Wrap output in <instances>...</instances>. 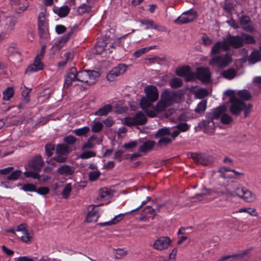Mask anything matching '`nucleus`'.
Returning <instances> with one entry per match:
<instances>
[{
  "label": "nucleus",
  "instance_id": "1",
  "mask_svg": "<svg viewBox=\"0 0 261 261\" xmlns=\"http://www.w3.org/2000/svg\"><path fill=\"white\" fill-rule=\"evenodd\" d=\"M242 186L236 181H230L220 184L216 191L212 189H206L203 187L201 192L197 194L195 198L201 200L202 197L205 195H210L213 193H217L221 195H225L228 197H236L240 196Z\"/></svg>",
  "mask_w": 261,
  "mask_h": 261
},
{
  "label": "nucleus",
  "instance_id": "2",
  "mask_svg": "<svg viewBox=\"0 0 261 261\" xmlns=\"http://www.w3.org/2000/svg\"><path fill=\"white\" fill-rule=\"evenodd\" d=\"M225 94L230 97L229 101L230 103L229 112L234 116H239L244 111V117H247L252 108L251 104L246 105L242 100L236 97V92L232 90H227Z\"/></svg>",
  "mask_w": 261,
  "mask_h": 261
},
{
  "label": "nucleus",
  "instance_id": "3",
  "mask_svg": "<svg viewBox=\"0 0 261 261\" xmlns=\"http://www.w3.org/2000/svg\"><path fill=\"white\" fill-rule=\"evenodd\" d=\"M144 91L145 96L141 98L140 105L142 109L145 111L146 109L150 108L152 103L158 99L159 92L156 87L152 85L146 86Z\"/></svg>",
  "mask_w": 261,
  "mask_h": 261
},
{
  "label": "nucleus",
  "instance_id": "4",
  "mask_svg": "<svg viewBox=\"0 0 261 261\" xmlns=\"http://www.w3.org/2000/svg\"><path fill=\"white\" fill-rule=\"evenodd\" d=\"M99 76V72L94 70H85L77 72L80 82L88 85L94 84Z\"/></svg>",
  "mask_w": 261,
  "mask_h": 261
},
{
  "label": "nucleus",
  "instance_id": "5",
  "mask_svg": "<svg viewBox=\"0 0 261 261\" xmlns=\"http://www.w3.org/2000/svg\"><path fill=\"white\" fill-rule=\"evenodd\" d=\"M171 135L172 132L169 128L164 127L158 130L155 135V138H159L158 145L163 146L171 143L174 139L172 138Z\"/></svg>",
  "mask_w": 261,
  "mask_h": 261
},
{
  "label": "nucleus",
  "instance_id": "6",
  "mask_svg": "<svg viewBox=\"0 0 261 261\" xmlns=\"http://www.w3.org/2000/svg\"><path fill=\"white\" fill-rule=\"evenodd\" d=\"M226 111L227 108L225 106H220L215 109L212 112L211 118L214 119L220 118V121L222 123L230 124L232 122L233 119L230 116L226 113Z\"/></svg>",
  "mask_w": 261,
  "mask_h": 261
},
{
  "label": "nucleus",
  "instance_id": "7",
  "mask_svg": "<svg viewBox=\"0 0 261 261\" xmlns=\"http://www.w3.org/2000/svg\"><path fill=\"white\" fill-rule=\"evenodd\" d=\"M231 62V56L227 54L214 57L210 60L209 64L213 67L222 68L227 66Z\"/></svg>",
  "mask_w": 261,
  "mask_h": 261
},
{
  "label": "nucleus",
  "instance_id": "8",
  "mask_svg": "<svg viewBox=\"0 0 261 261\" xmlns=\"http://www.w3.org/2000/svg\"><path fill=\"white\" fill-rule=\"evenodd\" d=\"M22 171L20 170H14L13 166L8 167L0 169V179L5 178V176L7 175L6 177L8 180L15 181L17 180L21 176Z\"/></svg>",
  "mask_w": 261,
  "mask_h": 261
},
{
  "label": "nucleus",
  "instance_id": "9",
  "mask_svg": "<svg viewBox=\"0 0 261 261\" xmlns=\"http://www.w3.org/2000/svg\"><path fill=\"white\" fill-rule=\"evenodd\" d=\"M168 106L166 102L161 98V100L156 103L155 108L152 104L150 108L146 109L144 111L149 117H154L158 113L164 111Z\"/></svg>",
  "mask_w": 261,
  "mask_h": 261
},
{
  "label": "nucleus",
  "instance_id": "10",
  "mask_svg": "<svg viewBox=\"0 0 261 261\" xmlns=\"http://www.w3.org/2000/svg\"><path fill=\"white\" fill-rule=\"evenodd\" d=\"M190 158L196 164L205 166L213 163L214 161L213 156L203 153H192L190 154Z\"/></svg>",
  "mask_w": 261,
  "mask_h": 261
},
{
  "label": "nucleus",
  "instance_id": "11",
  "mask_svg": "<svg viewBox=\"0 0 261 261\" xmlns=\"http://www.w3.org/2000/svg\"><path fill=\"white\" fill-rule=\"evenodd\" d=\"M80 82L77 77V72L75 68H71L67 73L64 82V87L69 88L71 86H75Z\"/></svg>",
  "mask_w": 261,
  "mask_h": 261
},
{
  "label": "nucleus",
  "instance_id": "12",
  "mask_svg": "<svg viewBox=\"0 0 261 261\" xmlns=\"http://www.w3.org/2000/svg\"><path fill=\"white\" fill-rule=\"evenodd\" d=\"M147 119L142 112H139L133 117H126L124 119V124L129 126L136 125H142L146 123Z\"/></svg>",
  "mask_w": 261,
  "mask_h": 261
},
{
  "label": "nucleus",
  "instance_id": "13",
  "mask_svg": "<svg viewBox=\"0 0 261 261\" xmlns=\"http://www.w3.org/2000/svg\"><path fill=\"white\" fill-rule=\"evenodd\" d=\"M127 69V66L120 64L112 69L107 75V79L111 82L114 81L118 76L123 74Z\"/></svg>",
  "mask_w": 261,
  "mask_h": 261
},
{
  "label": "nucleus",
  "instance_id": "14",
  "mask_svg": "<svg viewBox=\"0 0 261 261\" xmlns=\"http://www.w3.org/2000/svg\"><path fill=\"white\" fill-rule=\"evenodd\" d=\"M16 231L18 232L21 240L26 243H30L33 239L32 234L27 229L26 225L22 224L17 226Z\"/></svg>",
  "mask_w": 261,
  "mask_h": 261
},
{
  "label": "nucleus",
  "instance_id": "15",
  "mask_svg": "<svg viewBox=\"0 0 261 261\" xmlns=\"http://www.w3.org/2000/svg\"><path fill=\"white\" fill-rule=\"evenodd\" d=\"M196 16L197 13L194 11L184 12L175 20V22L177 24L188 23L193 21Z\"/></svg>",
  "mask_w": 261,
  "mask_h": 261
},
{
  "label": "nucleus",
  "instance_id": "16",
  "mask_svg": "<svg viewBox=\"0 0 261 261\" xmlns=\"http://www.w3.org/2000/svg\"><path fill=\"white\" fill-rule=\"evenodd\" d=\"M178 95L172 91H165L161 95V98L169 106L178 101Z\"/></svg>",
  "mask_w": 261,
  "mask_h": 261
},
{
  "label": "nucleus",
  "instance_id": "17",
  "mask_svg": "<svg viewBox=\"0 0 261 261\" xmlns=\"http://www.w3.org/2000/svg\"><path fill=\"white\" fill-rule=\"evenodd\" d=\"M170 245V240L168 237H161L156 239L152 247L158 250H163L168 248Z\"/></svg>",
  "mask_w": 261,
  "mask_h": 261
},
{
  "label": "nucleus",
  "instance_id": "18",
  "mask_svg": "<svg viewBox=\"0 0 261 261\" xmlns=\"http://www.w3.org/2000/svg\"><path fill=\"white\" fill-rule=\"evenodd\" d=\"M42 59L43 58L36 56L33 64L27 68L25 72H37L42 70L44 68V64L42 62Z\"/></svg>",
  "mask_w": 261,
  "mask_h": 261
},
{
  "label": "nucleus",
  "instance_id": "19",
  "mask_svg": "<svg viewBox=\"0 0 261 261\" xmlns=\"http://www.w3.org/2000/svg\"><path fill=\"white\" fill-rule=\"evenodd\" d=\"M238 197L249 203L253 202L256 199V196L254 193L243 187Z\"/></svg>",
  "mask_w": 261,
  "mask_h": 261
},
{
  "label": "nucleus",
  "instance_id": "20",
  "mask_svg": "<svg viewBox=\"0 0 261 261\" xmlns=\"http://www.w3.org/2000/svg\"><path fill=\"white\" fill-rule=\"evenodd\" d=\"M225 40L226 43L229 45V49L230 47L239 48L243 45V40L241 36L228 35Z\"/></svg>",
  "mask_w": 261,
  "mask_h": 261
},
{
  "label": "nucleus",
  "instance_id": "21",
  "mask_svg": "<svg viewBox=\"0 0 261 261\" xmlns=\"http://www.w3.org/2000/svg\"><path fill=\"white\" fill-rule=\"evenodd\" d=\"M97 205H90L88 206V214L86 217V221L87 222H95L97 221L99 215L98 210L95 208Z\"/></svg>",
  "mask_w": 261,
  "mask_h": 261
},
{
  "label": "nucleus",
  "instance_id": "22",
  "mask_svg": "<svg viewBox=\"0 0 261 261\" xmlns=\"http://www.w3.org/2000/svg\"><path fill=\"white\" fill-rule=\"evenodd\" d=\"M39 34L40 37H45L47 33V28L46 24L44 14L41 12L38 18Z\"/></svg>",
  "mask_w": 261,
  "mask_h": 261
},
{
  "label": "nucleus",
  "instance_id": "23",
  "mask_svg": "<svg viewBox=\"0 0 261 261\" xmlns=\"http://www.w3.org/2000/svg\"><path fill=\"white\" fill-rule=\"evenodd\" d=\"M176 73L178 76H185V80L187 81H191L194 78V74L191 72L189 66H183L177 68Z\"/></svg>",
  "mask_w": 261,
  "mask_h": 261
},
{
  "label": "nucleus",
  "instance_id": "24",
  "mask_svg": "<svg viewBox=\"0 0 261 261\" xmlns=\"http://www.w3.org/2000/svg\"><path fill=\"white\" fill-rule=\"evenodd\" d=\"M197 77L203 82H208L210 80L211 73L207 68L200 67L196 72Z\"/></svg>",
  "mask_w": 261,
  "mask_h": 261
},
{
  "label": "nucleus",
  "instance_id": "25",
  "mask_svg": "<svg viewBox=\"0 0 261 261\" xmlns=\"http://www.w3.org/2000/svg\"><path fill=\"white\" fill-rule=\"evenodd\" d=\"M229 49V45L227 44L224 39L223 41L217 42L212 47L211 54L212 55L217 54L222 50H227Z\"/></svg>",
  "mask_w": 261,
  "mask_h": 261
},
{
  "label": "nucleus",
  "instance_id": "26",
  "mask_svg": "<svg viewBox=\"0 0 261 261\" xmlns=\"http://www.w3.org/2000/svg\"><path fill=\"white\" fill-rule=\"evenodd\" d=\"M73 33V31L71 30L70 32L68 33L66 35L63 36L61 39L57 43L53 46L51 48V51L53 54H55L57 51L59 50L63 46V43L66 42L70 37Z\"/></svg>",
  "mask_w": 261,
  "mask_h": 261
},
{
  "label": "nucleus",
  "instance_id": "27",
  "mask_svg": "<svg viewBox=\"0 0 261 261\" xmlns=\"http://www.w3.org/2000/svg\"><path fill=\"white\" fill-rule=\"evenodd\" d=\"M15 24V21L11 18H8L6 22L3 24V31L2 32V36L9 34L13 30Z\"/></svg>",
  "mask_w": 261,
  "mask_h": 261
},
{
  "label": "nucleus",
  "instance_id": "28",
  "mask_svg": "<svg viewBox=\"0 0 261 261\" xmlns=\"http://www.w3.org/2000/svg\"><path fill=\"white\" fill-rule=\"evenodd\" d=\"M43 165V161L40 156H37L28 163V166L34 170H40Z\"/></svg>",
  "mask_w": 261,
  "mask_h": 261
},
{
  "label": "nucleus",
  "instance_id": "29",
  "mask_svg": "<svg viewBox=\"0 0 261 261\" xmlns=\"http://www.w3.org/2000/svg\"><path fill=\"white\" fill-rule=\"evenodd\" d=\"M172 128L175 129L172 132L171 137L173 139H175L180 132H184L187 131L189 128V125L186 123H181L176 126L172 127Z\"/></svg>",
  "mask_w": 261,
  "mask_h": 261
},
{
  "label": "nucleus",
  "instance_id": "30",
  "mask_svg": "<svg viewBox=\"0 0 261 261\" xmlns=\"http://www.w3.org/2000/svg\"><path fill=\"white\" fill-rule=\"evenodd\" d=\"M57 172L61 175L69 176L74 173V168L67 165H63L58 169Z\"/></svg>",
  "mask_w": 261,
  "mask_h": 261
},
{
  "label": "nucleus",
  "instance_id": "31",
  "mask_svg": "<svg viewBox=\"0 0 261 261\" xmlns=\"http://www.w3.org/2000/svg\"><path fill=\"white\" fill-rule=\"evenodd\" d=\"M241 25L242 28L246 31H251L253 28L250 23V18L247 16H242L240 19Z\"/></svg>",
  "mask_w": 261,
  "mask_h": 261
},
{
  "label": "nucleus",
  "instance_id": "32",
  "mask_svg": "<svg viewBox=\"0 0 261 261\" xmlns=\"http://www.w3.org/2000/svg\"><path fill=\"white\" fill-rule=\"evenodd\" d=\"M155 145V142L152 140H148L144 142L139 147V150L142 152H146L150 151Z\"/></svg>",
  "mask_w": 261,
  "mask_h": 261
},
{
  "label": "nucleus",
  "instance_id": "33",
  "mask_svg": "<svg viewBox=\"0 0 261 261\" xmlns=\"http://www.w3.org/2000/svg\"><path fill=\"white\" fill-rule=\"evenodd\" d=\"M261 46L260 47L259 50L253 51L250 55L248 62L250 64H253L258 61L261 58Z\"/></svg>",
  "mask_w": 261,
  "mask_h": 261
},
{
  "label": "nucleus",
  "instance_id": "34",
  "mask_svg": "<svg viewBox=\"0 0 261 261\" xmlns=\"http://www.w3.org/2000/svg\"><path fill=\"white\" fill-rule=\"evenodd\" d=\"M112 110V107L110 105H106L95 112L94 115L98 116H106L108 115Z\"/></svg>",
  "mask_w": 261,
  "mask_h": 261
},
{
  "label": "nucleus",
  "instance_id": "35",
  "mask_svg": "<svg viewBox=\"0 0 261 261\" xmlns=\"http://www.w3.org/2000/svg\"><path fill=\"white\" fill-rule=\"evenodd\" d=\"M124 214H120L117 216H116L111 221L106 222L104 223H100L98 224L100 226H103L106 225H112L117 223L122 220L124 218Z\"/></svg>",
  "mask_w": 261,
  "mask_h": 261
},
{
  "label": "nucleus",
  "instance_id": "36",
  "mask_svg": "<svg viewBox=\"0 0 261 261\" xmlns=\"http://www.w3.org/2000/svg\"><path fill=\"white\" fill-rule=\"evenodd\" d=\"M11 4L15 6H20L19 7L20 11H24L28 6L27 0H10Z\"/></svg>",
  "mask_w": 261,
  "mask_h": 261
},
{
  "label": "nucleus",
  "instance_id": "37",
  "mask_svg": "<svg viewBox=\"0 0 261 261\" xmlns=\"http://www.w3.org/2000/svg\"><path fill=\"white\" fill-rule=\"evenodd\" d=\"M31 91V89L24 87V89L22 91V96L23 97V98L21 103L18 106L19 108L22 107L23 105H25L30 101V98L28 97V95Z\"/></svg>",
  "mask_w": 261,
  "mask_h": 261
},
{
  "label": "nucleus",
  "instance_id": "38",
  "mask_svg": "<svg viewBox=\"0 0 261 261\" xmlns=\"http://www.w3.org/2000/svg\"><path fill=\"white\" fill-rule=\"evenodd\" d=\"M14 89L12 87H8L3 92V99L4 100L8 101L14 95Z\"/></svg>",
  "mask_w": 261,
  "mask_h": 261
},
{
  "label": "nucleus",
  "instance_id": "39",
  "mask_svg": "<svg viewBox=\"0 0 261 261\" xmlns=\"http://www.w3.org/2000/svg\"><path fill=\"white\" fill-rule=\"evenodd\" d=\"M90 132V127L89 126H84L81 128L74 129L73 133L77 136H86Z\"/></svg>",
  "mask_w": 261,
  "mask_h": 261
},
{
  "label": "nucleus",
  "instance_id": "40",
  "mask_svg": "<svg viewBox=\"0 0 261 261\" xmlns=\"http://www.w3.org/2000/svg\"><path fill=\"white\" fill-rule=\"evenodd\" d=\"M113 195L112 191L107 188L101 189L99 192V197L98 199L102 200L103 199H108Z\"/></svg>",
  "mask_w": 261,
  "mask_h": 261
},
{
  "label": "nucleus",
  "instance_id": "41",
  "mask_svg": "<svg viewBox=\"0 0 261 261\" xmlns=\"http://www.w3.org/2000/svg\"><path fill=\"white\" fill-rule=\"evenodd\" d=\"M70 151L69 147L65 144H60L56 146V153L66 154Z\"/></svg>",
  "mask_w": 261,
  "mask_h": 261
},
{
  "label": "nucleus",
  "instance_id": "42",
  "mask_svg": "<svg viewBox=\"0 0 261 261\" xmlns=\"http://www.w3.org/2000/svg\"><path fill=\"white\" fill-rule=\"evenodd\" d=\"M236 95L245 100H249L251 98L250 93L247 90H239L237 93L236 92Z\"/></svg>",
  "mask_w": 261,
  "mask_h": 261
},
{
  "label": "nucleus",
  "instance_id": "43",
  "mask_svg": "<svg viewBox=\"0 0 261 261\" xmlns=\"http://www.w3.org/2000/svg\"><path fill=\"white\" fill-rule=\"evenodd\" d=\"M162 206V205H160L158 206L155 208H152L149 206H147L145 207L144 211L146 214H150L151 216H152V219H153L156 213L160 211Z\"/></svg>",
  "mask_w": 261,
  "mask_h": 261
},
{
  "label": "nucleus",
  "instance_id": "44",
  "mask_svg": "<svg viewBox=\"0 0 261 261\" xmlns=\"http://www.w3.org/2000/svg\"><path fill=\"white\" fill-rule=\"evenodd\" d=\"M222 76L228 80H231L233 79L236 75V71L233 69H228L224 70L222 73Z\"/></svg>",
  "mask_w": 261,
  "mask_h": 261
},
{
  "label": "nucleus",
  "instance_id": "45",
  "mask_svg": "<svg viewBox=\"0 0 261 261\" xmlns=\"http://www.w3.org/2000/svg\"><path fill=\"white\" fill-rule=\"evenodd\" d=\"M107 43L105 41H100L97 43L95 45V53L100 55L105 50Z\"/></svg>",
  "mask_w": 261,
  "mask_h": 261
},
{
  "label": "nucleus",
  "instance_id": "46",
  "mask_svg": "<svg viewBox=\"0 0 261 261\" xmlns=\"http://www.w3.org/2000/svg\"><path fill=\"white\" fill-rule=\"evenodd\" d=\"M231 169L226 167H222L218 170V172L222 178L226 179L233 177V176H226V173L231 172Z\"/></svg>",
  "mask_w": 261,
  "mask_h": 261
},
{
  "label": "nucleus",
  "instance_id": "47",
  "mask_svg": "<svg viewBox=\"0 0 261 261\" xmlns=\"http://www.w3.org/2000/svg\"><path fill=\"white\" fill-rule=\"evenodd\" d=\"M103 126V125L102 122L94 121L91 126V129L94 133H98L102 129Z\"/></svg>",
  "mask_w": 261,
  "mask_h": 261
},
{
  "label": "nucleus",
  "instance_id": "48",
  "mask_svg": "<svg viewBox=\"0 0 261 261\" xmlns=\"http://www.w3.org/2000/svg\"><path fill=\"white\" fill-rule=\"evenodd\" d=\"M241 38L243 40V45L244 43L250 44L254 43L255 42L254 39L252 36L248 35L247 34H243L241 36Z\"/></svg>",
  "mask_w": 261,
  "mask_h": 261
},
{
  "label": "nucleus",
  "instance_id": "49",
  "mask_svg": "<svg viewBox=\"0 0 261 261\" xmlns=\"http://www.w3.org/2000/svg\"><path fill=\"white\" fill-rule=\"evenodd\" d=\"M72 190L71 184L69 183L65 185L63 190L62 195L64 198L67 199L69 196L70 192Z\"/></svg>",
  "mask_w": 261,
  "mask_h": 261
},
{
  "label": "nucleus",
  "instance_id": "50",
  "mask_svg": "<svg viewBox=\"0 0 261 261\" xmlns=\"http://www.w3.org/2000/svg\"><path fill=\"white\" fill-rule=\"evenodd\" d=\"M70 9L67 6H63L59 8L56 12L60 17L66 16L69 12Z\"/></svg>",
  "mask_w": 261,
  "mask_h": 261
},
{
  "label": "nucleus",
  "instance_id": "51",
  "mask_svg": "<svg viewBox=\"0 0 261 261\" xmlns=\"http://www.w3.org/2000/svg\"><path fill=\"white\" fill-rule=\"evenodd\" d=\"M208 94V91L205 89H199L195 92V96L197 98H202Z\"/></svg>",
  "mask_w": 261,
  "mask_h": 261
},
{
  "label": "nucleus",
  "instance_id": "52",
  "mask_svg": "<svg viewBox=\"0 0 261 261\" xmlns=\"http://www.w3.org/2000/svg\"><path fill=\"white\" fill-rule=\"evenodd\" d=\"M206 108V101L202 100L198 104L197 108L195 109V111L197 113H202L205 111Z\"/></svg>",
  "mask_w": 261,
  "mask_h": 261
},
{
  "label": "nucleus",
  "instance_id": "53",
  "mask_svg": "<svg viewBox=\"0 0 261 261\" xmlns=\"http://www.w3.org/2000/svg\"><path fill=\"white\" fill-rule=\"evenodd\" d=\"M201 125H203L206 129H210L208 132L211 133L214 132V123L213 120H211L209 121H203L201 122Z\"/></svg>",
  "mask_w": 261,
  "mask_h": 261
},
{
  "label": "nucleus",
  "instance_id": "54",
  "mask_svg": "<svg viewBox=\"0 0 261 261\" xmlns=\"http://www.w3.org/2000/svg\"><path fill=\"white\" fill-rule=\"evenodd\" d=\"M127 254V251L122 249H118L114 250V254L116 258H121L124 257Z\"/></svg>",
  "mask_w": 261,
  "mask_h": 261
},
{
  "label": "nucleus",
  "instance_id": "55",
  "mask_svg": "<svg viewBox=\"0 0 261 261\" xmlns=\"http://www.w3.org/2000/svg\"><path fill=\"white\" fill-rule=\"evenodd\" d=\"M170 84L173 88H178L182 86V82L180 79L175 77L170 81Z\"/></svg>",
  "mask_w": 261,
  "mask_h": 261
},
{
  "label": "nucleus",
  "instance_id": "56",
  "mask_svg": "<svg viewBox=\"0 0 261 261\" xmlns=\"http://www.w3.org/2000/svg\"><path fill=\"white\" fill-rule=\"evenodd\" d=\"M151 47H144L135 51L134 53V56L136 58L140 57L142 55L148 51Z\"/></svg>",
  "mask_w": 261,
  "mask_h": 261
},
{
  "label": "nucleus",
  "instance_id": "57",
  "mask_svg": "<svg viewBox=\"0 0 261 261\" xmlns=\"http://www.w3.org/2000/svg\"><path fill=\"white\" fill-rule=\"evenodd\" d=\"M54 161H57L59 163H64L67 160V156L66 154L56 153V156L51 159Z\"/></svg>",
  "mask_w": 261,
  "mask_h": 261
},
{
  "label": "nucleus",
  "instance_id": "58",
  "mask_svg": "<svg viewBox=\"0 0 261 261\" xmlns=\"http://www.w3.org/2000/svg\"><path fill=\"white\" fill-rule=\"evenodd\" d=\"M25 192H36V187L31 184H24L21 188Z\"/></svg>",
  "mask_w": 261,
  "mask_h": 261
},
{
  "label": "nucleus",
  "instance_id": "59",
  "mask_svg": "<svg viewBox=\"0 0 261 261\" xmlns=\"http://www.w3.org/2000/svg\"><path fill=\"white\" fill-rule=\"evenodd\" d=\"M100 173L98 170H95L89 172V179L91 181H94L100 176Z\"/></svg>",
  "mask_w": 261,
  "mask_h": 261
},
{
  "label": "nucleus",
  "instance_id": "60",
  "mask_svg": "<svg viewBox=\"0 0 261 261\" xmlns=\"http://www.w3.org/2000/svg\"><path fill=\"white\" fill-rule=\"evenodd\" d=\"M76 141V139L72 135H69L64 138V142L69 145H73Z\"/></svg>",
  "mask_w": 261,
  "mask_h": 261
},
{
  "label": "nucleus",
  "instance_id": "61",
  "mask_svg": "<svg viewBox=\"0 0 261 261\" xmlns=\"http://www.w3.org/2000/svg\"><path fill=\"white\" fill-rule=\"evenodd\" d=\"M95 155V152L92 151H86L83 152L80 156V158L87 159Z\"/></svg>",
  "mask_w": 261,
  "mask_h": 261
},
{
  "label": "nucleus",
  "instance_id": "62",
  "mask_svg": "<svg viewBox=\"0 0 261 261\" xmlns=\"http://www.w3.org/2000/svg\"><path fill=\"white\" fill-rule=\"evenodd\" d=\"M91 10V7L90 6L83 4L80 6L78 8V12L80 14H83L86 12H88Z\"/></svg>",
  "mask_w": 261,
  "mask_h": 261
},
{
  "label": "nucleus",
  "instance_id": "63",
  "mask_svg": "<svg viewBox=\"0 0 261 261\" xmlns=\"http://www.w3.org/2000/svg\"><path fill=\"white\" fill-rule=\"evenodd\" d=\"M141 23L146 26V29H153L154 22L153 20H143L141 21Z\"/></svg>",
  "mask_w": 261,
  "mask_h": 261
},
{
  "label": "nucleus",
  "instance_id": "64",
  "mask_svg": "<svg viewBox=\"0 0 261 261\" xmlns=\"http://www.w3.org/2000/svg\"><path fill=\"white\" fill-rule=\"evenodd\" d=\"M49 192V189L48 187H41L38 189H36V192L38 194L41 195H44L47 194H48Z\"/></svg>",
  "mask_w": 261,
  "mask_h": 261
}]
</instances>
